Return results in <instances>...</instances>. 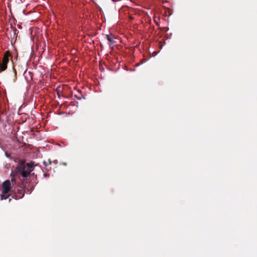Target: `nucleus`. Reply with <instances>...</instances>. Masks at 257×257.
<instances>
[{"label": "nucleus", "instance_id": "obj_2", "mask_svg": "<svg viewBox=\"0 0 257 257\" xmlns=\"http://www.w3.org/2000/svg\"><path fill=\"white\" fill-rule=\"evenodd\" d=\"M16 179L12 178L11 182L9 180L5 181L2 184V194L1 195V199H6L9 196L13 194L14 187L16 185Z\"/></svg>", "mask_w": 257, "mask_h": 257}, {"label": "nucleus", "instance_id": "obj_1", "mask_svg": "<svg viewBox=\"0 0 257 257\" xmlns=\"http://www.w3.org/2000/svg\"><path fill=\"white\" fill-rule=\"evenodd\" d=\"M34 164L33 163H25L22 162L18 164L15 169L16 176L20 179L22 177L23 180L21 184L18 186H14L13 194H15V199H18L23 197L25 194L24 188L26 187V184L27 183L30 173L34 170Z\"/></svg>", "mask_w": 257, "mask_h": 257}, {"label": "nucleus", "instance_id": "obj_3", "mask_svg": "<svg viewBox=\"0 0 257 257\" xmlns=\"http://www.w3.org/2000/svg\"><path fill=\"white\" fill-rule=\"evenodd\" d=\"M106 38L107 40L111 43H114L115 38L112 35H106Z\"/></svg>", "mask_w": 257, "mask_h": 257}, {"label": "nucleus", "instance_id": "obj_4", "mask_svg": "<svg viewBox=\"0 0 257 257\" xmlns=\"http://www.w3.org/2000/svg\"><path fill=\"white\" fill-rule=\"evenodd\" d=\"M44 175L45 176V177H47V176H49V175H47V174H44Z\"/></svg>", "mask_w": 257, "mask_h": 257}, {"label": "nucleus", "instance_id": "obj_5", "mask_svg": "<svg viewBox=\"0 0 257 257\" xmlns=\"http://www.w3.org/2000/svg\"><path fill=\"white\" fill-rule=\"evenodd\" d=\"M14 71H15V73H16V69H14Z\"/></svg>", "mask_w": 257, "mask_h": 257}]
</instances>
